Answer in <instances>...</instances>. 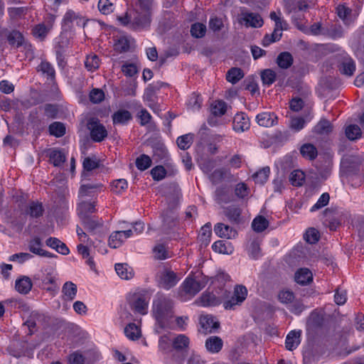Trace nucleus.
<instances>
[{
    "mask_svg": "<svg viewBox=\"0 0 364 364\" xmlns=\"http://www.w3.org/2000/svg\"><path fill=\"white\" fill-rule=\"evenodd\" d=\"M152 0H134L132 9L117 20L124 26L134 30H141L148 27L151 23Z\"/></svg>",
    "mask_w": 364,
    "mask_h": 364,
    "instance_id": "1",
    "label": "nucleus"
},
{
    "mask_svg": "<svg viewBox=\"0 0 364 364\" xmlns=\"http://www.w3.org/2000/svg\"><path fill=\"white\" fill-rule=\"evenodd\" d=\"M173 302L165 296H160L154 301L153 314L161 328H165L168 320L173 316Z\"/></svg>",
    "mask_w": 364,
    "mask_h": 364,
    "instance_id": "2",
    "label": "nucleus"
},
{
    "mask_svg": "<svg viewBox=\"0 0 364 364\" xmlns=\"http://www.w3.org/2000/svg\"><path fill=\"white\" fill-rule=\"evenodd\" d=\"M205 277H187L180 287L179 296L182 301L193 298L207 284Z\"/></svg>",
    "mask_w": 364,
    "mask_h": 364,
    "instance_id": "3",
    "label": "nucleus"
},
{
    "mask_svg": "<svg viewBox=\"0 0 364 364\" xmlns=\"http://www.w3.org/2000/svg\"><path fill=\"white\" fill-rule=\"evenodd\" d=\"M56 279L55 270L52 267H48L42 269L34 274L33 281L40 288L48 291H55L53 284H55Z\"/></svg>",
    "mask_w": 364,
    "mask_h": 364,
    "instance_id": "4",
    "label": "nucleus"
},
{
    "mask_svg": "<svg viewBox=\"0 0 364 364\" xmlns=\"http://www.w3.org/2000/svg\"><path fill=\"white\" fill-rule=\"evenodd\" d=\"M247 296V288L243 285H236L232 296L223 301L224 309L226 310H235L237 306H240L243 303Z\"/></svg>",
    "mask_w": 364,
    "mask_h": 364,
    "instance_id": "5",
    "label": "nucleus"
},
{
    "mask_svg": "<svg viewBox=\"0 0 364 364\" xmlns=\"http://www.w3.org/2000/svg\"><path fill=\"white\" fill-rule=\"evenodd\" d=\"M87 20L80 13L68 10L63 18L62 26L65 31H72L75 26L84 28Z\"/></svg>",
    "mask_w": 364,
    "mask_h": 364,
    "instance_id": "6",
    "label": "nucleus"
},
{
    "mask_svg": "<svg viewBox=\"0 0 364 364\" xmlns=\"http://www.w3.org/2000/svg\"><path fill=\"white\" fill-rule=\"evenodd\" d=\"M87 128L90 132L91 139L94 141L100 142L107 136V131L105 126L100 124L98 119L92 117L89 119Z\"/></svg>",
    "mask_w": 364,
    "mask_h": 364,
    "instance_id": "7",
    "label": "nucleus"
},
{
    "mask_svg": "<svg viewBox=\"0 0 364 364\" xmlns=\"http://www.w3.org/2000/svg\"><path fill=\"white\" fill-rule=\"evenodd\" d=\"M238 23L247 28H260L264 21L259 14L249 11H242L237 18Z\"/></svg>",
    "mask_w": 364,
    "mask_h": 364,
    "instance_id": "8",
    "label": "nucleus"
},
{
    "mask_svg": "<svg viewBox=\"0 0 364 364\" xmlns=\"http://www.w3.org/2000/svg\"><path fill=\"white\" fill-rule=\"evenodd\" d=\"M227 103L223 100H216L213 102L210 106L211 116L208 119V123L211 127L219 125L217 117H221L227 112Z\"/></svg>",
    "mask_w": 364,
    "mask_h": 364,
    "instance_id": "9",
    "label": "nucleus"
},
{
    "mask_svg": "<svg viewBox=\"0 0 364 364\" xmlns=\"http://www.w3.org/2000/svg\"><path fill=\"white\" fill-rule=\"evenodd\" d=\"M55 20V16L50 14L46 19V24L41 23L36 25L32 29L33 36L40 40H44L51 31Z\"/></svg>",
    "mask_w": 364,
    "mask_h": 364,
    "instance_id": "10",
    "label": "nucleus"
},
{
    "mask_svg": "<svg viewBox=\"0 0 364 364\" xmlns=\"http://www.w3.org/2000/svg\"><path fill=\"white\" fill-rule=\"evenodd\" d=\"M149 297L144 294H135L130 304L131 309L136 314L146 315L148 313Z\"/></svg>",
    "mask_w": 364,
    "mask_h": 364,
    "instance_id": "11",
    "label": "nucleus"
},
{
    "mask_svg": "<svg viewBox=\"0 0 364 364\" xmlns=\"http://www.w3.org/2000/svg\"><path fill=\"white\" fill-rule=\"evenodd\" d=\"M133 236L132 230H125L113 232L108 240L109 246L112 248L119 247L127 238Z\"/></svg>",
    "mask_w": 364,
    "mask_h": 364,
    "instance_id": "12",
    "label": "nucleus"
},
{
    "mask_svg": "<svg viewBox=\"0 0 364 364\" xmlns=\"http://www.w3.org/2000/svg\"><path fill=\"white\" fill-rule=\"evenodd\" d=\"M250 127V120L245 112L237 113L232 122V129L235 132L242 133Z\"/></svg>",
    "mask_w": 364,
    "mask_h": 364,
    "instance_id": "13",
    "label": "nucleus"
},
{
    "mask_svg": "<svg viewBox=\"0 0 364 364\" xmlns=\"http://www.w3.org/2000/svg\"><path fill=\"white\" fill-rule=\"evenodd\" d=\"M178 281L176 274L171 270H165L160 276L159 284L165 289L174 287Z\"/></svg>",
    "mask_w": 364,
    "mask_h": 364,
    "instance_id": "14",
    "label": "nucleus"
},
{
    "mask_svg": "<svg viewBox=\"0 0 364 364\" xmlns=\"http://www.w3.org/2000/svg\"><path fill=\"white\" fill-rule=\"evenodd\" d=\"M215 233L220 237L232 239L237 235V231L232 227L224 223H217L214 227Z\"/></svg>",
    "mask_w": 364,
    "mask_h": 364,
    "instance_id": "15",
    "label": "nucleus"
},
{
    "mask_svg": "<svg viewBox=\"0 0 364 364\" xmlns=\"http://www.w3.org/2000/svg\"><path fill=\"white\" fill-rule=\"evenodd\" d=\"M256 121L259 126L271 127L277 123V117L274 112H262L256 116Z\"/></svg>",
    "mask_w": 364,
    "mask_h": 364,
    "instance_id": "16",
    "label": "nucleus"
},
{
    "mask_svg": "<svg viewBox=\"0 0 364 364\" xmlns=\"http://www.w3.org/2000/svg\"><path fill=\"white\" fill-rule=\"evenodd\" d=\"M96 201L88 202L82 200L78 203L77 207V213L80 218L89 217V215L96 211Z\"/></svg>",
    "mask_w": 364,
    "mask_h": 364,
    "instance_id": "17",
    "label": "nucleus"
},
{
    "mask_svg": "<svg viewBox=\"0 0 364 364\" xmlns=\"http://www.w3.org/2000/svg\"><path fill=\"white\" fill-rule=\"evenodd\" d=\"M44 213V208L42 203L39 201H30L26 206L25 213L32 218L41 217Z\"/></svg>",
    "mask_w": 364,
    "mask_h": 364,
    "instance_id": "18",
    "label": "nucleus"
},
{
    "mask_svg": "<svg viewBox=\"0 0 364 364\" xmlns=\"http://www.w3.org/2000/svg\"><path fill=\"white\" fill-rule=\"evenodd\" d=\"M46 244L47 246L55 250L58 253L67 255L69 254L70 250L66 245L56 237H49L46 240Z\"/></svg>",
    "mask_w": 364,
    "mask_h": 364,
    "instance_id": "19",
    "label": "nucleus"
},
{
    "mask_svg": "<svg viewBox=\"0 0 364 364\" xmlns=\"http://www.w3.org/2000/svg\"><path fill=\"white\" fill-rule=\"evenodd\" d=\"M294 280L301 285H307L313 280V274L307 268L298 269L294 275Z\"/></svg>",
    "mask_w": 364,
    "mask_h": 364,
    "instance_id": "20",
    "label": "nucleus"
},
{
    "mask_svg": "<svg viewBox=\"0 0 364 364\" xmlns=\"http://www.w3.org/2000/svg\"><path fill=\"white\" fill-rule=\"evenodd\" d=\"M200 323L205 333H211L219 327L218 321L210 315H203L200 318Z\"/></svg>",
    "mask_w": 364,
    "mask_h": 364,
    "instance_id": "21",
    "label": "nucleus"
},
{
    "mask_svg": "<svg viewBox=\"0 0 364 364\" xmlns=\"http://www.w3.org/2000/svg\"><path fill=\"white\" fill-rule=\"evenodd\" d=\"M301 331H290L285 340L286 348L289 350H293L296 349L299 345L301 340Z\"/></svg>",
    "mask_w": 364,
    "mask_h": 364,
    "instance_id": "22",
    "label": "nucleus"
},
{
    "mask_svg": "<svg viewBox=\"0 0 364 364\" xmlns=\"http://www.w3.org/2000/svg\"><path fill=\"white\" fill-rule=\"evenodd\" d=\"M77 285L72 282H66L62 287L63 299L65 301H73L77 294Z\"/></svg>",
    "mask_w": 364,
    "mask_h": 364,
    "instance_id": "23",
    "label": "nucleus"
},
{
    "mask_svg": "<svg viewBox=\"0 0 364 364\" xmlns=\"http://www.w3.org/2000/svg\"><path fill=\"white\" fill-rule=\"evenodd\" d=\"M15 288L18 292L22 294H27L32 288V282L28 277L23 276L16 279Z\"/></svg>",
    "mask_w": 364,
    "mask_h": 364,
    "instance_id": "24",
    "label": "nucleus"
},
{
    "mask_svg": "<svg viewBox=\"0 0 364 364\" xmlns=\"http://www.w3.org/2000/svg\"><path fill=\"white\" fill-rule=\"evenodd\" d=\"M223 342L218 336H210L205 341V347L208 351L212 353H218L223 348Z\"/></svg>",
    "mask_w": 364,
    "mask_h": 364,
    "instance_id": "25",
    "label": "nucleus"
},
{
    "mask_svg": "<svg viewBox=\"0 0 364 364\" xmlns=\"http://www.w3.org/2000/svg\"><path fill=\"white\" fill-rule=\"evenodd\" d=\"M102 188V185L101 183L83 184L80 188L79 197L83 198L87 196H93L97 190H101Z\"/></svg>",
    "mask_w": 364,
    "mask_h": 364,
    "instance_id": "26",
    "label": "nucleus"
},
{
    "mask_svg": "<svg viewBox=\"0 0 364 364\" xmlns=\"http://www.w3.org/2000/svg\"><path fill=\"white\" fill-rule=\"evenodd\" d=\"M112 118L114 124H126L132 119V114L128 110L119 109L112 114Z\"/></svg>",
    "mask_w": 364,
    "mask_h": 364,
    "instance_id": "27",
    "label": "nucleus"
},
{
    "mask_svg": "<svg viewBox=\"0 0 364 364\" xmlns=\"http://www.w3.org/2000/svg\"><path fill=\"white\" fill-rule=\"evenodd\" d=\"M115 271L120 278L129 280L134 276L132 268L126 263H118L115 264Z\"/></svg>",
    "mask_w": 364,
    "mask_h": 364,
    "instance_id": "28",
    "label": "nucleus"
},
{
    "mask_svg": "<svg viewBox=\"0 0 364 364\" xmlns=\"http://www.w3.org/2000/svg\"><path fill=\"white\" fill-rule=\"evenodd\" d=\"M242 210L240 207L230 205L225 208V215L232 223H239L240 222V216Z\"/></svg>",
    "mask_w": 364,
    "mask_h": 364,
    "instance_id": "29",
    "label": "nucleus"
},
{
    "mask_svg": "<svg viewBox=\"0 0 364 364\" xmlns=\"http://www.w3.org/2000/svg\"><path fill=\"white\" fill-rule=\"evenodd\" d=\"M48 156L50 163L55 166H60L64 164L66 159L65 154L61 150L55 149L50 151Z\"/></svg>",
    "mask_w": 364,
    "mask_h": 364,
    "instance_id": "30",
    "label": "nucleus"
},
{
    "mask_svg": "<svg viewBox=\"0 0 364 364\" xmlns=\"http://www.w3.org/2000/svg\"><path fill=\"white\" fill-rule=\"evenodd\" d=\"M331 122L326 119H321L314 128V132L320 135H327L332 132Z\"/></svg>",
    "mask_w": 364,
    "mask_h": 364,
    "instance_id": "31",
    "label": "nucleus"
},
{
    "mask_svg": "<svg viewBox=\"0 0 364 364\" xmlns=\"http://www.w3.org/2000/svg\"><path fill=\"white\" fill-rule=\"evenodd\" d=\"M190 340L184 334H178L172 339V345L174 349L181 350L188 347Z\"/></svg>",
    "mask_w": 364,
    "mask_h": 364,
    "instance_id": "32",
    "label": "nucleus"
},
{
    "mask_svg": "<svg viewBox=\"0 0 364 364\" xmlns=\"http://www.w3.org/2000/svg\"><path fill=\"white\" fill-rule=\"evenodd\" d=\"M200 304L203 306H217L221 301L212 293H203L200 297Z\"/></svg>",
    "mask_w": 364,
    "mask_h": 364,
    "instance_id": "33",
    "label": "nucleus"
},
{
    "mask_svg": "<svg viewBox=\"0 0 364 364\" xmlns=\"http://www.w3.org/2000/svg\"><path fill=\"white\" fill-rule=\"evenodd\" d=\"M212 249L215 252L226 255L232 254L233 250L230 242H226L223 240L215 242L212 245Z\"/></svg>",
    "mask_w": 364,
    "mask_h": 364,
    "instance_id": "34",
    "label": "nucleus"
},
{
    "mask_svg": "<svg viewBox=\"0 0 364 364\" xmlns=\"http://www.w3.org/2000/svg\"><path fill=\"white\" fill-rule=\"evenodd\" d=\"M277 63L279 68L287 69L293 63V57L289 52H282L278 55Z\"/></svg>",
    "mask_w": 364,
    "mask_h": 364,
    "instance_id": "35",
    "label": "nucleus"
},
{
    "mask_svg": "<svg viewBox=\"0 0 364 364\" xmlns=\"http://www.w3.org/2000/svg\"><path fill=\"white\" fill-rule=\"evenodd\" d=\"M100 65V60L99 57L94 53H91L87 55L85 66L86 69L90 72H94L97 70Z\"/></svg>",
    "mask_w": 364,
    "mask_h": 364,
    "instance_id": "36",
    "label": "nucleus"
},
{
    "mask_svg": "<svg viewBox=\"0 0 364 364\" xmlns=\"http://www.w3.org/2000/svg\"><path fill=\"white\" fill-rule=\"evenodd\" d=\"M211 235V225L210 223H206L200 228L198 235V240L201 242L202 245L206 246L210 242Z\"/></svg>",
    "mask_w": 364,
    "mask_h": 364,
    "instance_id": "37",
    "label": "nucleus"
},
{
    "mask_svg": "<svg viewBox=\"0 0 364 364\" xmlns=\"http://www.w3.org/2000/svg\"><path fill=\"white\" fill-rule=\"evenodd\" d=\"M85 229L90 232L95 231L97 228L102 226V220H97L93 218L86 217L85 218H80Z\"/></svg>",
    "mask_w": 364,
    "mask_h": 364,
    "instance_id": "38",
    "label": "nucleus"
},
{
    "mask_svg": "<svg viewBox=\"0 0 364 364\" xmlns=\"http://www.w3.org/2000/svg\"><path fill=\"white\" fill-rule=\"evenodd\" d=\"M345 134L349 140L355 141L361 137L362 132L358 125L350 124L346 127Z\"/></svg>",
    "mask_w": 364,
    "mask_h": 364,
    "instance_id": "39",
    "label": "nucleus"
},
{
    "mask_svg": "<svg viewBox=\"0 0 364 364\" xmlns=\"http://www.w3.org/2000/svg\"><path fill=\"white\" fill-rule=\"evenodd\" d=\"M38 70L42 72L43 74L46 75L48 79L51 81L54 80L55 76V71L53 66L46 60H42L38 67Z\"/></svg>",
    "mask_w": 364,
    "mask_h": 364,
    "instance_id": "40",
    "label": "nucleus"
},
{
    "mask_svg": "<svg viewBox=\"0 0 364 364\" xmlns=\"http://www.w3.org/2000/svg\"><path fill=\"white\" fill-rule=\"evenodd\" d=\"M301 154L310 160L314 159L318 154L316 148L311 144H304L300 149Z\"/></svg>",
    "mask_w": 364,
    "mask_h": 364,
    "instance_id": "41",
    "label": "nucleus"
},
{
    "mask_svg": "<svg viewBox=\"0 0 364 364\" xmlns=\"http://www.w3.org/2000/svg\"><path fill=\"white\" fill-rule=\"evenodd\" d=\"M7 40L11 46L16 48L22 46L24 41L23 35L17 31H11L7 36Z\"/></svg>",
    "mask_w": 364,
    "mask_h": 364,
    "instance_id": "42",
    "label": "nucleus"
},
{
    "mask_svg": "<svg viewBox=\"0 0 364 364\" xmlns=\"http://www.w3.org/2000/svg\"><path fill=\"white\" fill-rule=\"evenodd\" d=\"M48 131L50 135L61 137L65 134V127L62 122H55L49 125Z\"/></svg>",
    "mask_w": 364,
    "mask_h": 364,
    "instance_id": "43",
    "label": "nucleus"
},
{
    "mask_svg": "<svg viewBox=\"0 0 364 364\" xmlns=\"http://www.w3.org/2000/svg\"><path fill=\"white\" fill-rule=\"evenodd\" d=\"M244 76L243 72L240 68H232L230 69L226 74V79L232 84H236Z\"/></svg>",
    "mask_w": 364,
    "mask_h": 364,
    "instance_id": "44",
    "label": "nucleus"
},
{
    "mask_svg": "<svg viewBox=\"0 0 364 364\" xmlns=\"http://www.w3.org/2000/svg\"><path fill=\"white\" fill-rule=\"evenodd\" d=\"M143 98L144 101L146 102V105L154 112H156L158 108L154 102V91L151 87H149L145 90Z\"/></svg>",
    "mask_w": 364,
    "mask_h": 364,
    "instance_id": "45",
    "label": "nucleus"
},
{
    "mask_svg": "<svg viewBox=\"0 0 364 364\" xmlns=\"http://www.w3.org/2000/svg\"><path fill=\"white\" fill-rule=\"evenodd\" d=\"M207 31L206 25L203 23H195L191 25V36L196 38H200L205 35Z\"/></svg>",
    "mask_w": 364,
    "mask_h": 364,
    "instance_id": "46",
    "label": "nucleus"
},
{
    "mask_svg": "<svg viewBox=\"0 0 364 364\" xmlns=\"http://www.w3.org/2000/svg\"><path fill=\"white\" fill-rule=\"evenodd\" d=\"M193 136L194 135L192 134H186L178 136L176 140L178 146L183 150L188 149L193 141Z\"/></svg>",
    "mask_w": 364,
    "mask_h": 364,
    "instance_id": "47",
    "label": "nucleus"
},
{
    "mask_svg": "<svg viewBox=\"0 0 364 364\" xmlns=\"http://www.w3.org/2000/svg\"><path fill=\"white\" fill-rule=\"evenodd\" d=\"M270 173V169L268 166L264 167L255 173L253 174L252 178L255 183L264 184L268 179Z\"/></svg>",
    "mask_w": 364,
    "mask_h": 364,
    "instance_id": "48",
    "label": "nucleus"
},
{
    "mask_svg": "<svg viewBox=\"0 0 364 364\" xmlns=\"http://www.w3.org/2000/svg\"><path fill=\"white\" fill-rule=\"evenodd\" d=\"M114 48L119 53L127 52L130 48L129 40L125 36H121L116 40Z\"/></svg>",
    "mask_w": 364,
    "mask_h": 364,
    "instance_id": "49",
    "label": "nucleus"
},
{
    "mask_svg": "<svg viewBox=\"0 0 364 364\" xmlns=\"http://www.w3.org/2000/svg\"><path fill=\"white\" fill-rule=\"evenodd\" d=\"M126 336L131 340H136L140 337L141 332L135 323H129L124 328Z\"/></svg>",
    "mask_w": 364,
    "mask_h": 364,
    "instance_id": "50",
    "label": "nucleus"
},
{
    "mask_svg": "<svg viewBox=\"0 0 364 364\" xmlns=\"http://www.w3.org/2000/svg\"><path fill=\"white\" fill-rule=\"evenodd\" d=\"M268 225L267 220L263 216L256 217L252 223L253 230L257 232L264 231L268 227Z\"/></svg>",
    "mask_w": 364,
    "mask_h": 364,
    "instance_id": "51",
    "label": "nucleus"
},
{
    "mask_svg": "<svg viewBox=\"0 0 364 364\" xmlns=\"http://www.w3.org/2000/svg\"><path fill=\"white\" fill-rule=\"evenodd\" d=\"M295 299L293 291L288 289H283L278 294L279 301L286 305L289 306Z\"/></svg>",
    "mask_w": 364,
    "mask_h": 364,
    "instance_id": "52",
    "label": "nucleus"
},
{
    "mask_svg": "<svg viewBox=\"0 0 364 364\" xmlns=\"http://www.w3.org/2000/svg\"><path fill=\"white\" fill-rule=\"evenodd\" d=\"M202 102V98L199 95L193 93L188 100L187 105L189 109L195 112L200 109Z\"/></svg>",
    "mask_w": 364,
    "mask_h": 364,
    "instance_id": "53",
    "label": "nucleus"
},
{
    "mask_svg": "<svg viewBox=\"0 0 364 364\" xmlns=\"http://www.w3.org/2000/svg\"><path fill=\"white\" fill-rule=\"evenodd\" d=\"M151 165V159L146 154H141L136 159V166L140 171H145Z\"/></svg>",
    "mask_w": 364,
    "mask_h": 364,
    "instance_id": "54",
    "label": "nucleus"
},
{
    "mask_svg": "<svg viewBox=\"0 0 364 364\" xmlns=\"http://www.w3.org/2000/svg\"><path fill=\"white\" fill-rule=\"evenodd\" d=\"M276 76V73L271 69H266L261 73V78L263 84L268 87L274 82Z\"/></svg>",
    "mask_w": 364,
    "mask_h": 364,
    "instance_id": "55",
    "label": "nucleus"
},
{
    "mask_svg": "<svg viewBox=\"0 0 364 364\" xmlns=\"http://www.w3.org/2000/svg\"><path fill=\"white\" fill-rule=\"evenodd\" d=\"M97 7L100 12L104 15L110 14L114 9V4L109 0H99Z\"/></svg>",
    "mask_w": 364,
    "mask_h": 364,
    "instance_id": "56",
    "label": "nucleus"
},
{
    "mask_svg": "<svg viewBox=\"0 0 364 364\" xmlns=\"http://www.w3.org/2000/svg\"><path fill=\"white\" fill-rule=\"evenodd\" d=\"M304 181V172L299 170H294L289 176V181L294 186H300Z\"/></svg>",
    "mask_w": 364,
    "mask_h": 364,
    "instance_id": "57",
    "label": "nucleus"
},
{
    "mask_svg": "<svg viewBox=\"0 0 364 364\" xmlns=\"http://www.w3.org/2000/svg\"><path fill=\"white\" fill-rule=\"evenodd\" d=\"M336 13L338 16L346 24H349L350 21L349 16L351 13V9L346 7L345 5H338L336 8Z\"/></svg>",
    "mask_w": 364,
    "mask_h": 364,
    "instance_id": "58",
    "label": "nucleus"
},
{
    "mask_svg": "<svg viewBox=\"0 0 364 364\" xmlns=\"http://www.w3.org/2000/svg\"><path fill=\"white\" fill-rule=\"evenodd\" d=\"M43 243L40 237H34L28 242V250L32 253L38 255L42 250Z\"/></svg>",
    "mask_w": 364,
    "mask_h": 364,
    "instance_id": "59",
    "label": "nucleus"
},
{
    "mask_svg": "<svg viewBox=\"0 0 364 364\" xmlns=\"http://www.w3.org/2000/svg\"><path fill=\"white\" fill-rule=\"evenodd\" d=\"M282 36V32L277 31V29H274L273 33L269 34H266L262 39V45L264 47L269 46L271 43H274L280 40Z\"/></svg>",
    "mask_w": 364,
    "mask_h": 364,
    "instance_id": "60",
    "label": "nucleus"
},
{
    "mask_svg": "<svg viewBox=\"0 0 364 364\" xmlns=\"http://www.w3.org/2000/svg\"><path fill=\"white\" fill-rule=\"evenodd\" d=\"M90 100L94 104H99L105 99V93L102 90L94 88L90 92Z\"/></svg>",
    "mask_w": 364,
    "mask_h": 364,
    "instance_id": "61",
    "label": "nucleus"
},
{
    "mask_svg": "<svg viewBox=\"0 0 364 364\" xmlns=\"http://www.w3.org/2000/svg\"><path fill=\"white\" fill-rule=\"evenodd\" d=\"M330 196L328 193H323L317 202L311 208L310 211L314 212L326 206L329 202Z\"/></svg>",
    "mask_w": 364,
    "mask_h": 364,
    "instance_id": "62",
    "label": "nucleus"
},
{
    "mask_svg": "<svg viewBox=\"0 0 364 364\" xmlns=\"http://www.w3.org/2000/svg\"><path fill=\"white\" fill-rule=\"evenodd\" d=\"M128 187V183L125 179H118L112 184V190L117 194L122 193Z\"/></svg>",
    "mask_w": 364,
    "mask_h": 364,
    "instance_id": "63",
    "label": "nucleus"
},
{
    "mask_svg": "<svg viewBox=\"0 0 364 364\" xmlns=\"http://www.w3.org/2000/svg\"><path fill=\"white\" fill-rule=\"evenodd\" d=\"M228 172L224 168L215 169L210 175V179L213 183H218L221 181L226 176Z\"/></svg>",
    "mask_w": 364,
    "mask_h": 364,
    "instance_id": "64",
    "label": "nucleus"
}]
</instances>
